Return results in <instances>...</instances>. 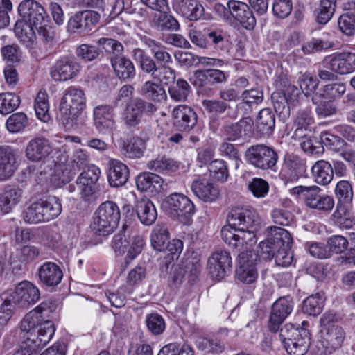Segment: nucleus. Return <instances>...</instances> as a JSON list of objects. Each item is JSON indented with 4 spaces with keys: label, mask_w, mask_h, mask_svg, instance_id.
<instances>
[{
    "label": "nucleus",
    "mask_w": 355,
    "mask_h": 355,
    "mask_svg": "<svg viewBox=\"0 0 355 355\" xmlns=\"http://www.w3.org/2000/svg\"><path fill=\"white\" fill-rule=\"evenodd\" d=\"M55 331L53 321L42 322L37 311L28 312L18 326L5 336L3 343L11 345L20 343L19 348L12 355H35L38 348L44 347L53 338Z\"/></svg>",
    "instance_id": "obj_1"
},
{
    "label": "nucleus",
    "mask_w": 355,
    "mask_h": 355,
    "mask_svg": "<svg viewBox=\"0 0 355 355\" xmlns=\"http://www.w3.org/2000/svg\"><path fill=\"white\" fill-rule=\"evenodd\" d=\"M270 236L259 243V255L263 259L275 258L277 266L286 267L293 261L292 237L286 230L277 226L267 227Z\"/></svg>",
    "instance_id": "obj_2"
},
{
    "label": "nucleus",
    "mask_w": 355,
    "mask_h": 355,
    "mask_svg": "<svg viewBox=\"0 0 355 355\" xmlns=\"http://www.w3.org/2000/svg\"><path fill=\"white\" fill-rule=\"evenodd\" d=\"M121 214L118 205L113 201L101 203L95 211L91 229L95 234L106 236L118 226Z\"/></svg>",
    "instance_id": "obj_3"
},
{
    "label": "nucleus",
    "mask_w": 355,
    "mask_h": 355,
    "mask_svg": "<svg viewBox=\"0 0 355 355\" xmlns=\"http://www.w3.org/2000/svg\"><path fill=\"white\" fill-rule=\"evenodd\" d=\"M85 107V97L82 89L68 87L61 99L60 110L63 123L72 128L78 124V119Z\"/></svg>",
    "instance_id": "obj_4"
},
{
    "label": "nucleus",
    "mask_w": 355,
    "mask_h": 355,
    "mask_svg": "<svg viewBox=\"0 0 355 355\" xmlns=\"http://www.w3.org/2000/svg\"><path fill=\"white\" fill-rule=\"evenodd\" d=\"M144 245L143 236L127 225H123L119 232L114 236L111 243L117 255H122L127 252V258L130 260L135 259L142 252Z\"/></svg>",
    "instance_id": "obj_5"
},
{
    "label": "nucleus",
    "mask_w": 355,
    "mask_h": 355,
    "mask_svg": "<svg viewBox=\"0 0 355 355\" xmlns=\"http://www.w3.org/2000/svg\"><path fill=\"white\" fill-rule=\"evenodd\" d=\"M166 211L173 218H177L182 223L188 224L195 212V206L185 195L173 193L166 197L162 202Z\"/></svg>",
    "instance_id": "obj_6"
},
{
    "label": "nucleus",
    "mask_w": 355,
    "mask_h": 355,
    "mask_svg": "<svg viewBox=\"0 0 355 355\" xmlns=\"http://www.w3.org/2000/svg\"><path fill=\"white\" fill-rule=\"evenodd\" d=\"M278 158L277 153L272 147L264 144L252 145L245 153L246 162L263 171H275Z\"/></svg>",
    "instance_id": "obj_7"
},
{
    "label": "nucleus",
    "mask_w": 355,
    "mask_h": 355,
    "mask_svg": "<svg viewBox=\"0 0 355 355\" xmlns=\"http://www.w3.org/2000/svg\"><path fill=\"white\" fill-rule=\"evenodd\" d=\"M101 171L95 165H91L84 169L76 180V184L80 191L83 200L88 202L97 200L98 191L97 182L100 178Z\"/></svg>",
    "instance_id": "obj_8"
},
{
    "label": "nucleus",
    "mask_w": 355,
    "mask_h": 355,
    "mask_svg": "<svg viewBox=\"0 0 355 355\" xmlns=\"http://www.w3.org/2000/svg\"><path fill=\"white\" fill-rule=\"evenodd\" d=\"M258 254L253 250H245L238 255L235 272L237 280L247 284L255 282L258 276Z\"/></svg>",
    "instance_id": "obj_9"
},
{
    "label": "nucleus",
    "mask_w": 355,
    "mask_h": 355,
    "mask_svg": "<svg viewBox=\"0 0 355 355\" xmlns=\"http://www.w3.org/2000/svg\"><path fill=\"white\" fill-rule=\"evenodd\" d=\"M81 65L75 56L65 55L57 59L50 68V76L55 82H64L78 75Z\"/></svg>",
    "instance_id": "obj_10"
},
{
    "label": "nucleus",
    "mask_w": 355,
    "mask_h": 355,
    "mask_svg": "<svg viewBox=\"0 0 355 355\" xmlns=\"http://www.w3.org/2000/svg\"><path fill=\"white\" fill-rule=\"evenodd\" d=\"M257 230V228L232 230L230 227H223L221 236L224 242L232 248L241 250L245 246V250H249L248 247L252 246L257 241L255 235Z\"/></svg>",
    "instance_id": "obj_11"
},
{
    "label": "nucleus",
    "mask_w": 355,
    "mask_h": 355,
    "mask_svg": "<svg viewBox=\"0 0 355 355\" xmlns=\"http://www.w3.org/2000/svg\"><path fill=\"white\" fill-rule=\"evenodd\" d=\"M157 110V107L151 102L137 97L126 105L123 119L125 125L135 127L141 123L144 114L152 115Z\"/></svg>",
    "instance_id": "obj_12"
},
{
    "label": "nucleus",
    "mask_w": 355,
    "mask_h": 355,
    "mask_svg": "<svg viewBox=\"0 0 355 355\" xmlns=\"http://www.w3.org/2000/svg\"><path fill=\"white\" fill-rule=\"evenodd\" d=\"M227 225L224 227H230L233 229L248 230L257 228L260 220L255 209L246 207H234L227 216Z\"/></svg>",
    "instance_id": "obj_13"
},
{
    "label": "nucleus",
    "mask_w": 355,
    "mask_h": 355,
    "mask_svg": "<svg viewBox=\"0 0 355 355\" xmlns=\"http://www.w3.org/2000/svg\"><path fill=\"white\" fill-rule=\"evenodd\" d=\"M101 15L97 11L86 10L73 15L69 19L67 29L70 33L86 34L99 22Z\"/></svg>",
    "instance_id": "obj_14"
},
{
    "label": "nucleus",
    "mask_w": 355,
    "mask_h": 355,
    "mask_svg": "<svg viewBox=\"0 0 355 355\" xmlns=\"http://www.w3.org/2000/svg\"><path fill=\"white\" fill-rule=\"evenodd\" d=\"M207 268L213 279L219 282L225 279L232 270V260L230 252L223 250L214 252L208 259Z\"/></svg>",
    "instance_id": "obj_15"
},
{
    "label": "nucleus",
    "mask_w": 355,
    "mask_h": 355,
    "mask_svg": "<svg viewBox=\"0 0 355 355\" xmlns=\"http://www.w3.org/2000/svg\"><path fill=\"white\" fill-rule=\"evenodd\" d=\"M293 299L289 295L280 297L273 303L268 322L270 331H278L280 325L293 311Z\"/></svg>",
    "instance_id": "obj_16"
},
{
    "label": "nucleus",
    "mask_w": 355,
    "mask_h": 355,
    "mask_svg": "<svg viewBox=\"0 0 355 355\" xmlns=\"http://www.w3.org/2000/svg\"><path fill=\"white\" fill-rule=\"evenodd\" d=\"M18 12L22 18L19 21H25L35 27L48 22V15L44 7L34 0L21 1L18 6Z\"/></svg>",
    "instance_id": "obj_17"
},
{
    "label": "nucleus",
    "mask_w": 355,
    "mask_h": 355,
    "mask_svg": "<svg viewBox=\"0 0 355 355\" xmlns=\"http://www.w3.org/2000/svg\"><path fill=\"white\" fill-rule=\"evenodd\" d=\"M18 304V306L22 309H28L34 305L40 298L39 288L28 281H22L19 283L15 290L11 292Z\"/></svg>",
    "instance_id": "obj_18"
},
{
    "label": "nucleus",
    "mask_w": 355,
    "mask_h": 355,
    "mask_svg": "<svg viewBox=\"0 0 355 355\" xmlns=\"http://www.w3.org/2000/svg\"><path fill=\"white\" fill-rule=\"evenodd\" d=\"M172 124L173 127L182 132H189L197 124L198 115L194 110L185 105L175 107L172 111Z\"/></svg>",
    "instance_id": "obj_19"
},
{
    "label": "nucleus",
    "mask_w": 355,
    "mask_h": 355,
    "mask_svg": "<svg viewBox=\"0 0 355 355\" xmlns=\"http://www.w3.org/2000/svg\"><path fill=\"white\" fill-rule=\"evenodd\" d=\"M334 192L336 199V214H344L352 211L354 190L351 182L345 180H340L336 184Z\"/></svg>",
    "instance_id": "obj_20"
},
{
    "label": "nucleus",
    "mask_w": 355,
    "mask_h": 355,
    "mask_svg": "<svg viewBox=\"0 0 355 355\" xmlns=\"http://www.w3.org/2000/svg\"><path fill=\"white\" fill-rule=\"evenodd\" d=\"M32 24L25 21L17 20L15 24L14 32L17 38L31 51V54L37 59L46 57V53L37 52L35 44L36 43V34Z\"/></svg>",
    "instance_id": "obj_21"
},
{
    "label": "nucleus",
    "mask_w": 355,
    "mask_h": 355,
    "mask_svg": "<svg viewBox=\"0 0 355 355\" xmlns=\"http://www.w3.org/2000/svg\"><path fill=\"white\" fill-rule=\"evenodd\" d=\"M320 333L321 343L324 348V353L331 354L340 348L345 338L344 329L336 324L328 327H323L321 329Z\"/></svg>",
    "instance_id": "obj_22"
},
{
    "label": "nucleus",
    "mask_w": 355,
    "mask_h": 355,
    "mask_svg": "<svg viewBox=\"0 0 355 355\" xmlns=\"http://www.w3.org/2000/svg\"><path fill=\"white\" fill-rule=\"evenodd\" d=\"M284 166L281 178L285 184L297 180L306 172L304 161L294 154L285 155Z\"/></svg>",
    "instance_id": "obj_23"
},
{
    "label": "nucleus",
    "mask_w": 355,
    "mask_h": 355,
    "mask_svg": "<svg viewBox=\"0 0 355 355\" xmlns=\"http://www.w3.org/2000/svg\"><path fill=\"white\" fill-rule=\"evenodd\" d=\"M40 282L46 287L57 286L63 278V272L60 267L54 262L46 261L37 270Z\"/></svg>",
    "instance_id": "obj_24"
},
{
    "label": "nucleus",
    "mask_w": 355,
    "mask_h": 355,
    "mask_svg": "<svg viewBox=\"0 0 355 355\" xmlns=\"http://www.w3.org/2000/svg\"><path fill=\"white\" fill-rule=\"evenodd\" d=\"M230 8H232L231 18H234L247 30L254 29L257 24L256 18L251 8L246 3L230 0Z\"/></svg>",
    "instance_id": "obj_25"
},
{
    "label": "nucleus",
    "mask_w": 355,
    "mask_h": 355,
    "mask_svg": "<svg viewBox=\"0 0 355 355\" xmlns=\"http://www.w3.org/2000/svg\"><path fill=\"white\" fill-rule=\"evenodd\" d=\"M327 67L341 75L355 71V53L343 52L334 55L329 59Z\"/></svg>",
    "instance_id": "obj_26"
},
{
    "label": "nucleus",
    "mask_w": 355,
    "mask_h": 355,
    "mask_svg": "<svg viewBox=\"0 0 355 355\" xmlns=\"http://www.w3.org/2000/svg\"><path fill=\"white\" fill-rule=\"evenodd\" d=\"M107 180L112 187H120L126 184L130 177L129 168L126 164L117 159L108 162Z\"/></svg>",
    "instance_id": "obj_27"
},
{
    "label": "nucleus",
    "mask_w": 355,
    "mask_h": 355,
    "mask_svg": "<svg viewBox=\"0 0 355 355\" xmlns=\"http://www.w3.org/2000/svg\"><path fill=\"white\" fill-rule=\"evenodd\" d=\"M51 151L49 140L44 137L31 139L26 148V157L33 162H39L46 157Z\"/></svg>",
    "instance_id": "obj_28"
},
{
    "label": "nucleus",
    "mask_w": 355,
    "mask_h": 355,
    "mask_svg": "<svg viewBox=\"0 0 355 355\" xmlns=\"http://www.w3.org/2000/svg\"><path fill=\"white\" fill-rule=\"evenodd\" d=\"M175 6L178 12L191 21L206 19L205 8L198 0H176Z\"/></svg>",
    "instance_id": "obj_29"
},
{
    "label": "nucleus",
    "mask_w": 355,
    "mask_h": 355,
    "mask_svg": "<svg viewBox=\"0 0 355 355\" xmlns=\"http://www.w3.org/2000/svg\"><path fill=\"white\" fill-rule=\"evenodd\" d=\"M17 168L14 150L8 146H0V180L9 179Z\"/></svg>",
    "instance_id": "obj_30"
},
{
    "label": "nucleus",
    "mask_w": 355,
    "mask_h": 355,
    "mask_svg": "<svg viewBox=\"0 0 355 355\" xmlns=\"http://www.w3.org/2000/svg\"><path fill=\"white\" fill-rule=\"evenodd\" d=\"M194 194L205 202H213L219 196V189L205 179L195 180L191 184Z\"/></svg>",
    "instance_id": "obj_31"
},
{
    "label": "nucleus",
    "mask_w": 355,
    "mask_h": 355,
    "mask_svg": "<svg viewBox=\"0 0 355 355\" xmlns=\"http://www.w3.org/2000/svg\"><path fill=\"white\" fill-rule=\"evenodd\" d=\"M23 191L21 189L8 185L0 193V209L3 214H7L21 200Z\"/></svg>",
    "instance_id": "obj_32"
},
{
    "label": "nucleus",
    "mask_w": 355,
    "mask_h": 355,
    "mask_svg": "<svg viewBox=\"0 0 355 355\" xmlns=\"http://www.w3.org/2000/svg\"><path fill=\"white\" fill-rule=\"evenodd\" d=\"M94 125L99 132L110 130L114 127L112 108L108 105H98L93 111Z\"/></svg>",
    "instance_id": "obj_33"
},
{
    "label": "nucleus",
    "mask_w": 355,
    "mask_h": 355,
    "mask_svg": "<svg viewBox=\"0 0 355 355\" xmlns=\"http://www.w3.org/2000/svg\"><path fill=\"white\" fill-rule=\"evenodd\" d=\"M345 12L338 19L339 30L352 36L355 33V0H348L345 4Z\"/></svg>",
    "instance_id": "obj_34"
},
{
    "label": "nucleus",
    "mask_w": 355,
    "mask_h": 355,
    "mask_svg": "<svg viewBox=\"0 0 355 355\" xmlns=\"http://www.w3.org/2000/svg\"><path fill=\"white\" fill-rule=\"evenodd\" d=\"M312 178L314 181L322 186L329 185L333 180V168L328 161H317L311 168Z\"/></svg>",
    "instance_id": "obj_35"
},
{
    "label": "nucleus",
    "mask_w": 355,
    "mask_h": 355,
    "mask_svg": "<svg viewBox=\"0 0 355 355\" xmlns=\"http://www.w3.org/2000/svg\"><path fill=\"white\" fill-rule=\"evenodd\" d=\"M164 180L159 175L153 173H140L136 178V185L141 191L153 193L162 189Z\"/></svg>",
    "instance_id": "obj_36"
},
{
    "label": "nucleus",
    "mask_w": 355,
    "mask_h": 355,
    "mask_svg": "<svg viewBox=\"0 0 355 355\" xmlns=\"http://www.w3.org/2000/svg\"><path fill=\"white\" fill-rule=\"evenodd\" d=\"M306 206L309 208L317 209L324 212H330L335 206V200L333 196L327 194H321L322 189L316 186Z\"/></svg>",
    "instance_id": "obj_37"
},
{
    "label": "nucleus",
    "mask_w": 355,
    "mask_h": 355,
    "mask_svg": "<svg viewBox=\"0 0 355 355\" xmlns=\"http://www.w3.org/2000/svg\"><path fill=\"white\" fill-rule=\"evenodd\" d=\"M275 127V115L270 108L262 109L256 120L257 132L261 136L269 137Z\"/></svg>",
    "instance_id": "obj_38"
},
{
    "label": "nucleus",
    "mask_w": 355,
    "mask_h": 355,
    "mask_svg": "<svg viewBox=\"0 0 355 355\" xmlns=\"http://www.w3.org/2000/svg\"><path fill=\"white\" fill-rule=\"evenodd\" d=\"M170 233L167 225L163 223H157L150 234V243L157 251H165L168 246Z\"/></svg>",
    "instance_id": "obj_39"
},
{
    "label": "nucleus",
    "mask_w": 355,
    "mask_h": 355,
    "mask_svg": "<svg viewBox=\"0 0 355 355\" xmlns=\"http://www.w3.org/2000/svg\"><path fill=\"white\" fill-rule=\"evenodd\" d=\"M132 57L141 72L149 75L153 79L155 74L159 70V65L157 64L155 60L139 48L132 51Z\"/></svg>",
    "instance_id": "obj_40"
},
{
    "label": "nucleus",
    "mask_w": 355,
    "mask_h": 355,
    "mask_svg": "<svg viewBox=\"0 0 355 355\" xmlns=\"http://www.w3.org/2000/svg\"><path fill=\"white\" fill-rule=\"evenodd\" d=\"M111 64L116 76L122 80L132 79L136 74L132 62L125 56L111 58Z\"/></svg>",
    "instance_id": "obj_41"
},
{
    "label": "nucleus",
    "mask_w": 355,
    "mask_h": 355,
    "mask_svg": "<svg viewBox=\"0 0 355 355\" xmlns=\"http://www.w3.org/2000/svg\"><path fill=\"white\" fill-rule=\"evenodd\" d=\"M136 212L138 218L144 225H152L157 218L156 208L148 198L138 200L136 204Z\"/></svg>",
    "instance_id": "obj_42"
},
{
    "label": "nucleus",
    "mask_w": 355,
    "mask_h": 355,
    "mask_svg": "<svg viewBox=\"0 0 355 355\" xmlns=\"http://www.w3.org/2000/svg\"><path fill=\"white\" fill-rule=\"evenodd\" d=\"M146 140L139 137H133L123 141L121 150L125 157L129 159H139L146 150Z\"/></svg>",
    "instance_id": "obj_43"
},
{
    "label": "nucleus",
    "mask_w": 355,
    "mask_h": 355,
    "mask_svg": "<svg viewBox=\"0 0 355 355\" xmlns=\"http://www.w3.org/2000/svg\"><path fill=\"white\" fill-rule=\"evenodd\" d=\"M139 93L146 99L160 103L165 101L167 95L162 85L153 80L145 82L139 90Z\"/></svg>",
    "instance_id": "obj_44"
},
{
    "label": "nucleus",
    "mask_w": 355,
    "mask_h": 355,
    "mask_svg": "<svg viewBox=\"0 0 355 355\" xmlns=\"http://www.w3.org/2000/svg\"><path fill=\"white\" fill-rule=\"evenodd\" d=\"M11 292L3 293L0 295V330L8 323L14 313L18 304L12 299Z\"/></svg>",
    "instance_id": "obj_45"
},
{
    "label": "nucleus",
    "mask_w": 355,
    "mask_h": 355,
    "mask_svg": "<svg viewBox=\"0 0 355 355\" xmlns=\"http://www.w3.org/2000/svg\"><path fill=\"white\" fill-rule=\"evenodd\" d=\"M147 168L159 173L175 172L179 169L180 162L166 155H159L148 162Z\"/></svg>",
    "instance_id": "obj_46"
},
{
    "label": "nucleus",
    "mask_w": 355,
    "mask_h": 355,
    "mask_svg": "<svg viewBox=\"0 0 355 355\" xmlns=\"http://www.w3.org/2000/svg\"><path fill=\"white\" fill-rule=\"evenodd\" d=\"M337 0H320L318 7L313 11L315 21L320 25L327 24L334 15Z\"/></svg>",
    "instance_id": "obj_47"
},
{
    "label": "nucleus",
    "mask_w": 355,
    "mask_h": 355,
    "mask_svg": "<svg viewBox=\"0 0 355 355\" xmlns=\"http://www.w3.org/2000/svg\"><path fill=\"white\" fill-rule=\"evenodd\" d=\"M193 85L199 95L211 96L214 92V85L206 69H198L194 71Z\"/></svg>",
    "instance_id": "obj_48"
},
{
    "label": "nucleus",
    "mask_w": 355,
    "mask_h": 355,
    "mask_svg": "<svg viewBox=\"0 0 355 355\" xmlns=\"http://www.w3.org/2000/svg\"><path fill=\"white\" fill-rule=\"evenodd\" d=\"M311 338L309 331H302V335L297 338H293L291 342L284 345L289 355H304L310 346Z\"/></svg>",
    "instance_id": "obj_49"
},
{
    "label": "nucleus",
    "mask_w": 355,
    "mask_h": 355,
    "mask_svg": "<svg viewBox=\"0 0 355 355\" xmlns=\"http://www.w3.org/2000/svg\"><path fill=\"white\" fill-rule=\"evenodd\" d=\"M325 296L323 292H318L306 297L302 304V311L309 315H320L324 308Z\"/></svg>",
    "instance_id": "obj_50"
},
{
    "label": "nucleus",
    "mask_w": 355,
    "mask_h": 355,
    "mask_svg": "<svg viewBox=\"0 0 355 355\" xmlns=\"http://www.w3.org/2000/svg\"><path fill=\"white\" fill-rule=\"evenodd\" d=\"M206 32L208 49L224 51L228 42L227 33L218 28H209Z\"/></svg>",
    "instance_id": "obj_51"
},
{
    "label": "nucleus",
    "mask_w": 355,
    "mask_h": 355,
    "mask_svg": "<svg viewBox=\"0 0 355 355\" xmlns=\"http://www.w3.org/2000/svg\"><path fill=\"white\" fill-rule=\"evenodd\" d=\"M42 204L43 223L49 222L56 218L62 211V205L60 200L55 197H49L47 199H40Z\"/></svg>",
    "instance_id": "obj_52"
},
{
    "label": "nucleus",
    "mask_w": 355,
    "mask_h": 355,
    "mask_svg": "<svg viewBox=\"0 0 355 355\" xmlns=\"http://www.w3.org/2000/svg\"><path fill=\"white\" fill-rule=\"evenodd\" d=\"M332 102L324 99L320 92H315L312 96V103L315 105V112L318 116L328 117L336 114L337 107Z\"/></svg>",
    "instance_id": "obj_53"
},
{
    "label": "nucleus",
    "mask_w": 355,
    "mask_h": 355,
    "mask_svg": "<svg viewBox=\"0 0 355 355\" xmlns=\"http://www.w3.org/2000/svg\"><path fill=\"white\" fill-rule=\"evenodd\" d=\"M191 90L189 84L182 78L172 83L168 89L170 98L176 102L186 101Z\"/></svg>",
    "instance_id": "obj_54"
},
{
    "label": "nucleus",
    "mask_w": 355,
    "mask_h": 355,
    "mask_svg": "<svg viewBox=\"0 0 355 355\" xmlns=\"http://www.w3.org/2000/svg\"><path fill=\"white\" fill-rule=\"evenodd\" d=\"M58 302L56 300L48 299L43 301L33 311H37V316L42 322L53 321L57 314Z\"/></svg>",
    "instance_id": "obj_55"
},
{
    "label": "nucleus",
    "mask_w": 355,
    "mask_h": 355,
    "mask_svg": "<svg viewBox=\"0 0 355 355\" xmlns=\"http://www.w3.org/2000/svg\"><path fill=\"white\" fill-rule=\"evenodd\" d=\"M2 60L6 63L19 64L23 59V51L16 43L6 44L0 49Z\"/></svg>",
    "instance_id": "obj_56"
},
{
    "label": "nucleus",
    "mask_w": 355,
    "mask_h": 355,
    "mask_svg": "<svg viewBox=\"0 0 355 355\" xmlns=\"http://www.w3.org/2000/svg\"><path fill=\"white\" fill-rule=\"evenodd\" d=\"M313 122L314 119L312 116L311 109L310 107L300 109L294 121L296 126L295 134L300 137H305L306 134L302 135L303 130H307Z\"/></svg>",
    "instance_id": "obj_57"
},
{
    "label": "nucleus",
    "mask_w": 355,
    "mask_h": 355,
    "mask_svg": "<svg viewBox=\"0 0 355 355\" xmlns=\"http://www.w3.org/2000/svg\"><path fill=\"white\" fill-rule=\"evenodd\" d=\"M205 110L212 116H218L229 112H232L231 106L226 102L218 99H205L202 101Z\"/></svg>",
    "instance_id": "obj_58"
},
{
    "label": "nucleus",
    "mask_w": 355,
    "mask_h": 355,
    "mask_svg": "<svg viewBox=\"0 0 355 355\" xmlns=\"http://www.w3.org/2000/svg\"><path fill=\"white\" fill-rule=\"evenodd\" d=\"M98 45L102 46L103 49L110 55L111 58H120L123 56L124 50L123 44L118 40L113 38L101 37L97 41Z\"/></svg>",
    "instance_id": "obj_59"
},
{
    "label": "nucleus",
    "mask_w": 355,
    "mask_h": 355,
    "mask_svg": "<svg viewBox=\"0 0 355 355\" xmlns=\"http://www.w3.org/2000/svg\"><path fill=\"white\" fill-rule=\"evenodd\" d=\"M271 100L275 112L283 119L290 116L291 106L292 104L281 92H274L271 95Z\"/></svg>",
    "instance_id": "obj_60"
},
{
    "label": "nucleus",
    "mask_w": 355,
    "mask_h": 355,
    "mask_svg": "<svg viewBox=\"0 0 355 355\" xmlns=\"http://www.w3.org/2000/svg\"><path fill=\"white\" fill-rule=\"evenodd\" d=\"M21 103L19 96L12 92L0 94V113L8 114L15 110Z\"/></svg>",
    "instance_id": "obj_61"
},
{
    "label": "nucleus",
    "mask_w": 355,
    "mask_h": 355,
    "mask_svg": "<svg viewBox=\"0 0 355 355\" xmlns=\"http://www.w3.org/2000/svg\"><path fill=\"white\" fill-rule=\"evenodd\" d=\"M245 121L241 119L239 122H226L222 127V132L226 139L235 141L243 136V125Z\"/></svg>",
    "instance_id": "obj_62"
},
{
    "label": "nucleus",
    "mask_w": 355,
    "mask_h": 355,
    "mask_svg": "<svg viewBox=\"0 0 355 355\" xmlns=\"http://www.w3.org/2000/svg\"><path fill=\"white\" fill-rule=\"evenodd\" d=\"M34 107L35 114L39 119L44 122L50 119L48 95L45 92L40 91L38 92L35 100Z\"/></svg>",
    "instance_id": "obj_63"
},
{
    "label": "nucleus",
    "mask_w": 355,
    "mask_h": 355,
    "mask_svg": "<svg viewBox=\"0 0 355 355\" xmlns=\"http://www.w3.org/2000/svg\"><path fill=\"white\" fill-rule=\"evenodd\" d=\"M41 200L31 203L23 211V219L24 222L30 224H37L43 223Z\"/></svg>",
    "instance_id": "obj_64"
}]
</instances>
